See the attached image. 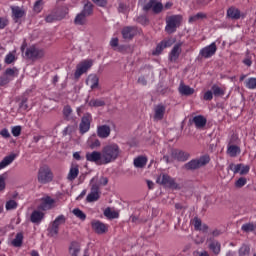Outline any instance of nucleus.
Here are the masks:
<instances>
[{
  "instance_id": "obj_43",
  "label": "nucleus",
  "mask_w": 256,
  "mask_h": 256,
  "mask_svg": "<svg viewBox=\"0 0 256 256\" xmlns=\"http://www.w3.org/2000/svg\"><path fill=\"white\" fill-rule=\"evenodd\" d=\"M17 61V57L12 52L8 53L4 59V63L6 65H11V63H15Z\"/></svg>"
},
{
  "instance_id": "obj_42",
  "label": "nucleus",
  "mask_w": 256,
  "mask_h": 256,
  "mask_svg": "<svg viewBox=\"0 0 256 256\" xmlns=\"http://www.w3.org/2000/svg\"><path fill=\"white\" fill-rule=\"evenodd\" d=\"M73 215H75V217H77L78 219H80V221H85V219H87V215L84 214V212L79 209V208H75L72 211Z\"/></svg>"
},
{
  "instance_id": "obj_51",
  "label": "nucleus",
  "mask_w": 256,
  "mask_h": 256,
  "mask_svg": "<svg viewBox=\"0 0 256 256\" xmlns=\"http://www.w3.org/2000/svg\"><path fill=\"white\" fill-rule=\"evenodd\" d=\"M245 185H247V178H239L236 183H235V187H237L238 189H241V187H245Z\"/></svg>"
},
{
  "instance_id": "obj_61",
  "label": "nucleus",
  "mask_w": 256,
  "mask_h": 256,
  "mask_svg": "<svg viewBox=\"0 0 256 256\" xmlns=\"http://www.w3.org/2000/svg\"><path fill=\"white\" fill-rule=\"evenodd\" d=\"M137 33H139V30L137 29V27H130L129 28V38L130 39L132 37H135V35H137Z\"/></svg>"
},
{
  "instance_id": "obj_32",
  "label": "nucleus",
  "mask_w": 256,
  "mask_h": 256,
  "mask_svg": "<svg viewBox=\"0 0 256 256\" xmlns=\"http://www.w3.org/2000/svg\"><path fill=\"white\" fill-rule=\"evenodd\" d=\"M81 251V246L77 242H72L69 247V254L71 256H79V252Z\"/></svg>"
},
{
  "instance_id": "obj_47",
  "label": "nucleus",
  "mask_w": 256,
  "mask_h": 256,
  "mask_svg": "<svg viewBox=\"0 0 256 256\" xmlns=\"http://www.w3.org/2000/svg\"><path fill=\"white\" fill-rule=\"evenodd\" d=\"M228 169L230 171H232L234 174H237V173H239V171H241V164H233V163H231L228 166Z\"/></svg>"
},
{
  "instance_id": "obj_25",
  "label": "nucleus",
  "mask_w": 256,
  "mask_h": 256,
  "mask_svg": "<svg viewBox=\"0 0 256 256\" xmlns=\"http://www.w3.org/2000/svg\"><path fill=\"white\" fill-rule=\"evenodd\" d=\"M17 159V154L12 153L6 157L3 158V160L0 162V171L1 169H5V167L11 165Z\"/></svg>"
},
{
  "instance_id": "obj_13",
  "label": "nucleus",
  "mask_w": 256,
  "mask_h": 256,
  "mask_svg": "<svg viewBox=\"0 0 256 256\" xmlns=\"http://www.w3.org/2000/svg\"><path fill=\"white\" fill-rule=\"evenodd\" d=\"M86 160L90 163H96V165H105L103 163V153L99 151L88 152L86 154Z\"/></svg>"
},
{
  "instance_id": "obj_3",
  "label": "nucleus",
  "mask_w": 256,
  "mask_h": 256,
  "mask_svg": "<svg viewBox=\"0 0 256 256\" xmlns=\"http://www.w3.org/2000/svg\"><path fill=\"white\" fill-rule=\"evenodd\" d=\"M183 22V16L181 15H172L166 18L165 31L168 35H173L177 31L178 27H181Z\"/></svg>"
},
{
  "instance_id": "obj_15",
  "label": "nucleus",
  "mask_w": 256,
  "mask_h": 256,
  "mask_svg": "<svg viewBox=\"0 0 256 256\" xmlns=\"http://www.w3.org/2000/svg\"><path fill=\"white\" fill-rule=\"evenodd\" d=\"M91 227L97 235H103L104 233H107L109 226L99 220H93L91 222Z\"/></svg>"
},
{
  "instance_id": "obj_28",
  "label": "nucleus",
  "mask_w": 256,
  "mask_h": 256,
  "mask_svg": "<svg viewBox=\"0 0 256 256\" xmlns=\"http://www.w3.org/2000/svg\"><path fill=\"white\" fill-rule=\"evenodd\" d=\"M208 249H210L214 255H219V253H221V243L217 240H210Z\"/></svg>"
},
{
  "instance_id": "obj_53",
  "label": "nucleus",
  "mask_w": 256,
  "mask_h": 256,
  "mask_svg": "<svg viewBox=\"0 0 256 256\" xmlns=\"http://www.w3.org/2000/svg\"><path fill=\"white\" fill-rule=\"evenodd\" d=\"M73 131H75V127L74 126H67L64 130H63V136L67 137V135H72Z\"/></svg>"
},
{
  "instance_id": "obj_46",
  "label": "nucleus",
  "mask_w": 256,
  "mask_h": 256,
  "mask_svg": "<svg viewBox=\"0 0 256 256\" xmlns=\"http://www.w3.org/2000/svg\"><path fill=\"white\" fill-rule=\"evenodd\" d=\"M71 113H73V109L71 108V106L69 105L64 106L63 115L65 119H69V117H71Z\"/></svg>"
},
{
  "instance_id": "obj_44",
  "label": "nucleus",
  "mask_w": 256,
  "mask_h": 256,
  "mask_svg": "<svg viewBox=\"0 0 256 256\" xmlns=\"http://www.w3.org/2000/svg\"><path fill=\"white\" fill-rule=\"evenodd\" d=\"M241 229L244 233H251V231H255V225L253 223H246L242 225Z\"/></svg>"
},
{
  "instance_id": "obj_58",
  "label": "nucleus",
  "mask_w": 256,
  "mask_h": 256,
  "mask_svg": "<svg viewBox=\"0 0 256 256\" xmlns=\"http://www.w3.org/2000/svg\"><path fill=\"white\" fill-rule=\"evenodd\" d=\"M0 135L1 137H3V139H9V137H11V133H9V130L7 128H4L0 131Z\"/></svg>"
},
{
  "instance_id": "obj_38",
  "label": "nucleus",
  "mask_w": 256,
  "mask_h": 256,
  "mask_svg": "<svg viewBox=\"0 0 256 256\" xmlns=\"http://www.w3.org/2000/svg\"><path fill=\"white\" fill-rule=\"evenodd\" d=\"M4 75L6 77H9V79H11V77L13 78L19 75V70L17 69V67L7 68L4 72Z\"/></svg>"
},
{
  "instance_id": "obj_19",
  "label": "nucleus",
  "mask_w": 256,
  "mask_h": 256,
  "mask_svg": "<svg viewBox=\"0 0 256 256\" xmlns=\"http://www.w3.org/2000/svg\"><path fill=\"white\" fill-rule=\"evenodd\" d=\"M166 107L163 104H158L154 107V121H163L165 117Z\"/></svg>"
},
{
  "instance_id": "obj_52",
  "label": "nucleus",
  "mask_w": 256,
  "mask_h": 256,
  "mask_svg": "<svg viewBox=\"0 0 256 256\" xmlns=\"http://www.w3.org/2000/svg\"><path fill=\"white\" fill-rule=\"evenodd\" d=\"M21 126H14L11 129V133L13 135V137H19V135H21Z\"/></svg>"
},
{
  "instance_id": "obj_2",
  "label": "nucleus",
  "mask_w": 256,
  "mask_h": 256,
  "mask_svg": "<svg viewBox=\"0 0 256 256\" xmlns=\"http://www.w3.org/2000/svg\"><path fill=\"white\" fill-rule=\"evenodd\" d=\"M209 161H211V157L205 154L199 158L190 160L184 164L183 167L186 171H197V169H201V167H205V165L209 164Z\"/></svg>"
},
{
  "instance_id": "obj_50",
  "label": "nucleus",
  "mask_w": 256,
  "mask_h": 256,
  "mask_svg": "<svg viewBox=\"0 0 256 256\" xmlns=\"http://www.w3.org/2000/svg\"><path fill=\"white\" fill-rule=\"evenodd\" d=\"M43 10V0H38L34 4V11L35 13H41Z\"/></svg>"
},
{
  "instance_id": "obj_20",
  "label": "nucleus",
  "mask_w": 256,
  "mask_h": 256,
  "mask_svg": "<svg viewBox=\"0 0 256 256\" xmlns=\"http://www.w3.org/2000/svg\"><path fill=\"white\" fill-rule=\"evenodd\" d=\"M226 17L233 21H238V19H241V10L235 6H231L227 9Z\"/></svg>"
},
{
  "instance_id": "obj_35",
  "label": "nucleus",
  "mask_w": 256,
  "mask_h": 256,
  "mask_svg": "<svg viewBox=\"0 0 256 256\" xmlns=\"http://www.w3.org/2000/svg\"><path fill=\"white\" fill-rule=\"evenodd\" d=\"M104 216L107 217V219H118L119 212L111 210V208H106L104 210Z\"/></svg>"
},
{
  "instance_id": "obj_14",
  "label": "nucleus",
  "mask_w": 256,
  "mask_h": 256,
  "mask_svg": "<svg viewBox=\"0 0 256 256\" xmlns=\"http://www.w3.org/2000/svg\"><path fill=\"white\" fill-rule=\"evenodd\" d=\"M215 53H217V44H215V42L211 43L210 45L200 50V56L203 57L204 59H209L213 57Z\"/></svg>"
},
{
  "instance_id": "obj_22",
  "label": "nucleus",
  "mask_w": 256,
  "mask_h": 256,
  "mask_svg": "<svg viewBox=\"0 0 256 256\" xmlns=\"http://www.w3.org/2000/svg\"><path fill=\"white\" fill-rule=\"evenodd\" d=\"M183 43H177L171 50L169 59L172 62H175L179 59V56L181 55V46Z\"/></svg>"
},
{
  "instance_id": "obj_39",
  "label": "nucleus",
  "mask_w": 256,
  "mask_h": 256,
  "mask_svg": "<svg viewBox=\"0 0 256 256\" xmlns=\"http://www.w3.org/2000/svg\"><path fill=\"white\" fill-rule=\"evenodd\" d=\"M249 253H251V247L247 244H243L238 250L239 256H247Z\"/></svg>"
},
{
  "instance_id": "obj_5",
  "label": "nucleus",
  "mask_w": 256,
  "mask_h": 256,
  "mask_svg": "<svg viewBox=\"0 0 256 256\" xmlns=\"http://www.w3.org/2000/svg\"><path fill=\"white\" fill-rule=\"evenodd\" d=\"M38 183L41 185H47V183H51L53 181V171L47 165L41 166L38 170Z\"/></svg>"
},
{
  "instance_id": "obj_56",
  "label": "nucleus",
  "mask_w": 256,
  "mask_h": 256,
  "mask_svg": "<svg viewBox=\"0 0 256 256\" xmlns=\"http://www.w3.org/2000/svg\"><path fill=\"white\" fill-rule=\"evenodd\" d=\"M19 109H21L22 111H27V109H29V105L27 104V98H24L20 104H19Z\"/></svg>"
},
{
  "instance_id": "obj_31",
  "label": "nucleus",
  "mask_w": 256,
  "mask_h": 256,
  "mask_svg": "<svg viewBox=\"0 0 256 256\" xmlns=\"http://www.w3.org/2000/svg\"><path fill=\"white\" fill-rule=\"evenodd\" d=\"M79 177V166H72L68 173L67 179L68 181H75Z\"/></svg>"
},
{
  "instance_id": "obj_64",
  "label": "nucleus",
  "mask_w": 256,
  "mask_h": 256,
  "mask_svg": "<svg viewBox=\"0 0 256 256\" xmlns=\"http://www.w3.org/2000/svg\"><path fill=\"white\" fill-rule=\"evenodd\" d=\"M194 255H195V256H211V255H209V252H207V251H205V250H203V251H201V252L196 251V252L194 253Z\"/></svg>"
},
{
  "instance_id": "obj_24",
  "label": "nucleus",
  "mask_w": 256,
  "mask_h": 256,
  "mask_svg": "<svg viewBox=\"0 0 256 256\" xmlns=\"http://www.w3.org/2000/svg\"><path fill=\"white\" fill-rule=\"evenodd\" d=\"M178 91L180 95H185L189 97V95H193L195 93V89L191 88L189 85H185V83H180Z\"/></svg>"
},
{
  "instance_id": "obj_49",
  "label": "nucleus",
  "mask_w": 256,
  "mask_h": 256,
  "mask_svg": "<svg viewBox=\"0 0 256 256\" xmlns=\"http://www.w3.org/2000/svg\"><path fill=\"white\" fill-rule=\"evenodd\" d=\"M12 209H17V202L15 200H9L6 202V210L11 211Z\"/></svg>"
},
{
  "instance_id": "obj_4",
  "label": "nucleus",
  "mask_w": 256,
  "mask_h": 256,
  "mask_svg": "<svg viewBox=\"0 0 256 256\" xmlns=\"http://www.w3.org/2000/svg\"><path fill=\"white\" fill-rule=\"evenodd\" d=\"M25 57L30 61H39L45 57V49L39 47L38 45H31L26 48Z\"/></svg>"
},
{
  "instance_id": "obj_6",
  "label": "nucleus",
  "mask_w": 256,
  "mask_h": 256,
  "mask_svg": "<svg viewBox=\"0 0 256 256\" xmlns=\"http://www.w3.org/2000/svg\"><path fill=\"white\" fill-rule=\"evenodd\" d=\"M65 223H67V217H65V215L61 214L57 216L48 227V233L50 236L57 237L59 235V227H61V225H65Z\"/></svg>"
},
{
  "instance_id": "obj_8",
  "label": "nucleus",
  "mask_w": 256,
  "mask_h": 256,
  "mask_svg": "<svg viewBox=\"0 0 256 256\" xmlns=\"http://www.w3.org/2000/svg\"><path fill=\"white\" fill-rule=\"evenodd\" d=\"M92 121H93V116L91 115V113H85L83 115L79 124V131L81 135H85V133H89V130L91 129Z\"/></svg>"
},
{
  "instance_id": "obj_40",
  "label": "nucleus",
  "mask_w": 256,
  "mask_h": 256,
  "mask_svg": "<svg viewBox=\"0 0 256 256\" xmlns=\"http://www.w3.org/2000/svg\"><path fill=\"white\" fill-rule=\"evenodd\" d=\"M75 25H85L87 23V16H84L83 13L80 12L75 19H74Z\"/></svg>"
},
{
  "instance_id": "obj_17",
  "label": "nucleus",
  "mask_w": 256,
  "mask_h": 256,
  "mask_svg": "<svg viewBox=\"0 0 256 256\" xmlns=\"http://www.w3.org/2000/svg\"><path fill=\"white\" fill-rule=\"evenodd\" d=\"M10 9L12 11V19L15 23H19V19H23L26 15L25 9L22 7L11 6Z\"/></svg>"
},
{
  "instance_id": "obj_37",
  "label": "nucleus",
  "mask_w": 256,
  "mask_h": 256,
  "mask_svg": "<svg viewBox=\"0 0 256 256\" xmlns=\"http://www.w3.org/2000/svg\"><path fill=\"white\" fill-rule=\"evenodd\" d=\"M23 238L22 232L17 233L15 238L12 240L13 247H21L23 245Z\"/></svg>"
},
{
  "instance_id": "obj_48",
  "label": "nucleus",
  "mask_w": 256,
  "mask_h": 256,
  "mask_svg": "<svg viewBox=\"0 0 256 256\" xmlns=\"http://www.w3.org/2000/svg\"><path fill=\"white\" fill-rule=\"evenodd\" d=\"M247 89H256V78H249L246 81Z\"/></svg>"
},
{
  "instance_id": "obj_36",
  "label": "nucleus",
  "mask_w": 256,
  "mask_h": 256,
  "mask_svg": "<svg viewBox=\"0 0 256 256\" xmlns=\"http://www.w3.org/2000/svg\"><path fill=\"white\" fill-rule=\"evenodd\" d=\"M201 19H207V14L203 12H198L196 15L189 17V23H195L197 21H201Z\"/></svg>"
},
{
  "instance_id": "obj_33",
  "label": "nucleus",
  "mask_w": 256,
  "mask_h": 256,
  "mask_svg": "<svg viewBox=\"0 0 256 256\" xmlns=\"http://www.w3.org/2000/svg\"><path fill=\"white\" fill-rule=\"evenodd\" d=\"M211 90L214 97H223L225 95V88H221L217 84H213Z\"/></svg>"
},
{
  "instance_id": "obj_54",
  "label": "nucleus",
  "mask_w": 256,
  "mask_h": 256,
  "mask_svg": "<svg viewBox=\"0 0 256 256\" xmlns=\"http://www.w3.org/2000/svg\"><path fill=\"white\" fill-rule=\"evenodd\" d=\"M213 91L212 90H208L204 93L203 99L204 101H212L213 100Z\"/></svg>"
},
{
  "instance_id": "obj_27",
  "label": "nucleus",
  "mask_w": 256,
  "mask_h": 256,
  "mask_svg": "<svg viewBox=\"0 0 256 256\" xmlns=\"http://www.w3.org/2000/svg\"><path fill=\"white\" fill-rule=\"evenodd\" d=\"M86 85H88L91 89H97L99 87V77L97 75H89L86 80Z\"/></svg>"
},
{
  "instance_id": "obj_41",
  "label": "nucleus",
  "mask_w": 256,
  "mask_h": 256,
  "mask_svg": "<svg viewBox=\"0 0 256 256\" xmlns=\"http://www.w3.org/2000/svg\"><path fill=\"white\" fill-rule=\"evenodd\" d=\"M88 105L89 107H105V102L102 99H92Z\"/></svg>"
},
{
  "instance_id": "obj_21",
  "label": "nucleus",
  "mask_w": 256,
  "mask_h": 256,
  "mask_svg": "<svg viewBox=\"0 0 256 256\" xmlns=\"http://www.w3.org/2000/svg\"><path fill=\"white\" fill-rule=\"evenodd\" d=\"M43 219H45V214L40 210H34L30 215V221L35 225H40Z\"/></svg>"
},
{
  "instance_id": "obj_57",
  "label": "nucleus",
  "mask_w": 256,
  "mask_h": 256,
  "mask_svg": "<svg viewBox=\"0 0 256 256\" xmlns=\"http://www.w3.org/2000/svg\"><path fill=\"white\" fill-rule=\"evenodd\" d=\"M110 46L112 47V49H117V47L119 46V38L115 37V38H112L110 40Z\"/></svg>"
},
{
  "instance_id": "obj_26",
  "label": "nucleus",
  "mask_w": 256,
  "mask_h": 256,
  "mask_svg": "<svg viewBox=\"0 0 256 256\" xmlns=\"http://www.w3.org/2000/svg\"><path fill=\"white\" fill-rule=\"evenodd\" d=\"M192 121L197 129H203L207 125V118L203 115L195 116Z\"/></svg>"
},
{
  "instance_id": "obj_45",
  "label": "nucleus",
  "mask_w": 256,
  "mask_h": 256,
  "mask_svg": "<svg viewBox=\"0 0 256 256\" xmlns=\"http://www.w3.org/2000/svg\"><path fill=\"white\" fill-rule=\"evenodd\" d=\"M13 81V78H9L8 76H0V87H4V85H8V83H11Z\"/></svg>"
},
{
  "instance_id": "obj_11",
  "label": "nucleus",
  "mask_w": 256,
  "mask_h": 256,
  "mask_svg": "<svg viewBox=\"0 0 256 256\" xmlns=\"http://www.w3.org/2000/svg\"><path fill=\"white\" fill-rule=\"evenodd\" d=\"M153 11L156 15L163 11V3L158 2L157 0H149L143 7L144 11Z\"/></svg>"
},
{
  "instance_id": "obj_62",
  "label": "nucleus",
  "mask_w": 256,
  "mask_h": 256,
  "mask_svg": "<svg viewBox=\"0 0 256 256\" xmlns=\"http://www.w3.org/2000/svg\"><path fill=\"white\" fill-rule=\"evenodd\" d=\"M97 147H101V141L99 139H95L90 143V148L97 149Z\"/></svg>"
},
{
  "instance_id": "obj_10",
  "label": "nucleus",
  "mask_w": 256,
  "mask_h": 256,
  "mask_svg": "<svg viewBox=\"0 0 256 256\" xmlns=\"http://www.w3.org/2000/svg\"><path fill=\"white\" fill-rule=\"evenodd\" d=\"M91 67H93V61L91 60H84L80 62L76 66V71L74 73L75 79H80L81 75H84V73H87L89 69H91Z\"/></svg>"
},
{
  "instance_id": "obj_63",
  "label": "nucleus",
  "mask_w": 256,
  "mask_h": 256,
  "mask_svg": "<svg viewBox=\"0 0 256 256\" xmlns=\"http://www.w3.org/2000/svg\"><path fill=\"white\" fill-rule=\"evenodd\" d=\"M122 36H123V39H125L127 41V39H129V27H125L123 30H122Z\"/></svg>"
},
{
  "instance_id": "obj_34",
  "label": "nucleus",
  "mask_w": 256,
  "mask_h": 256,
  "mask_svg": "<svg viewBox=\"0 0 256 256\" xmlns=\"http://www.w3.org/2000/svg\"><path fill=\"white\" fill-rule=\"evenodd\" d=\"M82 15L86 16V17H89L91 15H93V3L91 2H87L85 5H84V8L83 10L81 11Z\"/></svg>"
},
{
  "instance_id": "obj_1",
  "label": "nucleus",
  "mask_w": 256,
  "mask_h": 256,
  "mask_svg": "<svg viewBox=\"0 0 256 256\" xmlns=\"http://www.w3.org/2000/svg\"><path fill=\"white\" fill-rule=\"evenodd\" d=\"M102 161L104 165H109V163H113L114 161H117L119 158V153H121V150L119 148V145L113 143L108 144L102 148Z\"/></svg>"
},
{
  "instance_id": "obj_16",
  "label": "nucleus",
  "mask_w": 256,
  "mask_h": 256,
  "mask_svg": "<svg viewBox=\"0 0 256 256\" xmlns=\"http://www.w3.org/2000/svg\"><path fill=\"white\" fill-rule=\"evenodd\" d=\"M55 207V199L50 196H46L42 198V202L38 206L40 211H51Z\"/></svg>"
},
{
  "instance_id": "obj_12",
  "label": "nucleus",
  "mask_w": 256,
  "mask_h": 256,
  "mask_svg": "<svg viewBox=\"0 0 256 256\" xmlns=\"http://www.w3.org/2000/svg\"><path fill=\"white\" fill-rule=\"evenodd\" d=\"M171 157L172 159H175V161L185 163V161H189V159H191V154L183 150L174 149L171 152Z\"/></svg>"
},
{
  "instance_id": "obj_29",
  "label": "nucleus",
  "mask_w": 256,
  "mask_h": 256,
  "mask_svg": "<svg viewBox=\"0 0 256 256\" xmlns=\"http://www.w3.org/2000/svg\"><path fill=\"white\" fill-rule=\"evenodd\" d=\"M134 167L136 169H143L145 165H147V157L146 156H138L134 159Z\"/></svg>"
},
{
  "instance_id": "obj_59",
  "label": "nucleus",
  "mask_w": 256,
  "mask_h": 256,
  "mask_svg": "<svg viewBox=\"0 0 256 256\" xmlns=\"http://www.w3.org/2000/svg\"><path fill=\"white\" fill-rule=\"evenodd\" d=\"M9 25V20L5 17H0V29H5Z\"/></svg>"
},
{
  "instance_id": "obj_23",
  "label": "nucleus",
  "mask_w": 256,
  "mask_h": 256,
  "mask_svg": "<svg viewBox=\"0 0 256 256\" xmlns=\"http://www.w3.org/2000/svg\"><path fill=\"white\" fill-rule=\"evenodd\" d=\"M173 45V42L171 40H162L157 46L155 51L153 52V55H161L163 52V49H167V47H171Z\"/></svg>"
},
{
  "instance_id": "obj_30",
  "label": "nucleus",
  "mask_w": 256,
  "mask_h": 256,
  "mask_svg": "<svg viewBox=\"0 0 256 256\" xmlns=\"http://www.w3.org/2000/svg\"><path fill=\"white\" fill-rule=\"evenodd\" d=\"M226 153L229 157H237L241 153V148L237 145L229 144Z\"/></svg>"
},
{
  "instance_id": "obj_7",
  "label": "nucleus",
  "mask_w": 256,
  "mask_h": 256,
  "mask_svg": "<svg viewBox=\"0 0 256 256\" xmlns=\"http://www.w3.org/2000/svg\"><path fill=\"white\" fill-rule=\"evenodd\" d=\"M92 186L91 191L86 197V201L88 203H95V201H99V198L101 197L100 193V184L98 182H95V178H92L91 180Z\"/></svg>"
},
{
  "instance_id": "obj_18",
  "label": "nucleus",
  "mask_w": 256,
  "mask_h": 256,
  "mask_svg": "<svg viewBox=\"0 0 256 256\" xmlns=\"http://www.w3.org/2000/svg\"><path fill=\"white\" fill-rule=\"evenodd\" d=\"M97 135L100 139H107L111 135V127L107 124L97 126Z\"/></svg>"
},
{
  "instance_id": "obj_55",
  "label": "nucleus",
  "mask_w": 256,
  "mask_h": 256,
  "mask_svg": "<svg viewBox=\"0 0 256 256\" xmlns=\"http://www.w3.org/2000/svg\"><path fill=\"white\" fill-rule=\"evenodd\" d=\"M250 169H251V167L249 165L241 164V169H240L239 173H240V175H247V173H249Z\"/></svg>"
},
{
  "instance_id": "obj_9",
  "label": "nucleus",
  "mask_w": 256,
  "mask_h": 256,
  "mask_svg": "<svg viewBox=\"0 0 256 256\" xmlns=\"http://www.w3.org/2000/svg\"><path fill=\"white\" fill-rule=\"evenodd\" d=\"M156 183L164 185V187H169L170 189H179V184L168 174H161L157 178Z\"/></svg>"
},
{
  "instance_id": "obj_60",
  "label": "nucleus",
  "mask_w": 256,
  "mask_h": 256,
  "mask_svg": "<svg viewBox=\"0 0 256 256\" xmlns=\"http://www.w3.org/2000/svg\"><path fill=\"white\" fill-rule=\"evenodd\" d=\"M194 229L196 231H201V219L194 218Z\"/></svg>"
}]
</instances>
